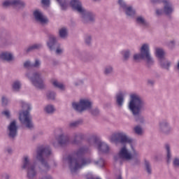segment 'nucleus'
Listing matches in <instances>:
<instances>
[{
  "mask_svg": "<svg viewBox=\"0 0 179 179\" xmlns=\"http://www.w3.org/2000/svg\"><path fill=\"white\" fill-rule=\"evenodd\" d=\"M165 149L166 151V157H167V162L170 163L171 162V150L170 148V145L166 144L165 145Z\"/></svg>",
  "mask_w": 179,
  "mask_h": 179,
  "instance_id": "72a5a7b5",
  "label": "nucleus"
},
{
  "mask_svg": "<svg viewBox=\"0 0 179 179\" xmlns=\"http://www.w3.org/2000/svg\"><path fill=\"white\" fill-rule=\"evenodd\" d=\"M72 107L78 113H82L87 110H92L93 102L87 98H82L78 102H73Z\"/></svg>",
  "mask_w": 179,
  "mask_h": 179,
  "instance_id": "1a4fd4ad",
  "label": "nucleus"
},
{
  "mask_svg": "<svg viewBox=\"0 0 179 179\" xmlns=\"http://www.w3.org/2000/svg\"><path fill=\"white\" fill-rule=\"evenodd\" d=\"M136 23H138V24H140L141 26H149V22H148V21L146 20V19H145V17H143V16L137 17L136 19Z\"/></svg>",
  "mask_w": 179,
  "mask_h": 179,
  "instance_id": "c85d7f7f",
  "label": "nucleus"
},
{
  "mask_svg": "<svg viewBox=\"0 0 179 179\" xmlns=\"http://www.w3.org/2000/svg\"><path fill=\"white\" fill-rule=\"evenodd\" d=\"M80 83H82V81H81V80L76 81V82L74 83V85H75L76 86H79V85H80Z\"/></svg>",
  "mask_w": 179,
  "mask_h": 179,
  "instance_id": "6e6d98bb",
  "label": "nucleus"
},
{
  "mask_svg": "<svg viewBox=\"0 0 179 179\" xmlns=\"http://www.w3.org/2000/svg\"><path fill=\"white\" fill-rule=\"evenodd\" d=\"M0 59L7 62H12L15 59V55L10 51H3L0 52Z\"/></svg>",
  "mask_w": 179,
  "mask_h": 179,
  "instance_id": "412c9836",
  "label": "nucleus"
},
{
  "mask_svg": "<svg viewBox=\"0 0 179 179\" xmlns=\"http://www.w3.org/2000/svg\"><path fill=\"white\" fill-rule=\"evenodd\" d=\"M133 131L136 135H138V136H142L143 135V129L142 127L139 125H136L133 128Z\"/></svg>",
  "mask_w": 179,
  "mask_h": 179,
  "instance_id": "2f4dec72",
  "label": "nucleus"
},
{
  "mask_svg": "<svg viewBox=\"0 0 179 179\" xmlns=\"http://www.w3.org/2000/svg\"><path fill=\"white\" fill-rule=\"evenodd\" d=\"M94 1H99V0H94Z\"/></svg>",
  "mask_w": 179,
  "mask_h": 179,
  "instance_id": "680f3d73",
  "label": "nucleus"
},
{
  "mask_svg": "<svg viewBox=\"0 0 179 179\" xmlns=\"http://www.w3.org/2000/svg\"><path fill=\"white\" fill-rule=\"evenodd\" d=\"M90 144L96 148L99 153H108L110 152V146L107 143L101 141V140H92Z\"/></svg>",
  "mask_w": 179,
  "mask_h": 179,
  "instance_id": "f8f14e48",
  "label": "nucleus"
},
{
  "mask_svg": "<svg viewBox=\"0 0 179 179\" xmlns=\"http://www.w3.org/2000/svg\"><path fill=\"white\" fill-rule=\"evenodd\" d=\"M177 68L179 70V61H178V64H177Z\"/></svg>",
  "mask_w": 179,
  "mask_h": 179,
  "instance_id": "13d9d810",
  "label": "nucleus"
},
{
  "mask_svg": "<svg viewBox=\"0 0 179 179\" xmlns=\"http://www.w3.org/2000/svg\"><path fill=\"white\" fill-rule=\"evenodd\" d=\"M123 12H124L125 15L128 17H134V16L136 15L135 9L131 6L126 7L124 10H123Z\"/></svg>",
  "mask_w": 179,
  "mask_h": 179,
  "instance_id": "b1692460",
  "label": "nucleus"
},
{
  "mask_svg": "<svg viewBox=\"0 0 179 179\" xmlns=\"http://www.w3.org/2000/svg\"><path fill=\"white\" fill-rule=\"evenodd\" d=\"M57 132H61V134L59 135L57 140L52 141L53 146H56L57 143H59V145H66V143L69 142V137L66 134H64L62 129H59Z\"/></svg>",
  "mask_w": 179,
  "mask_h": 179,
  "instance_id": "dca6fc26",
  "label": "nucleus"
},
{
  "mask_svg": "<svg viewBox=\"0 0 179 179\" xmlns=\"http://www.w3.org/2000/svg\"><path fill=\"white\" fill-rule=\"evenodd\" d=\"M167 45L169 48H174V46L176 45V41H170L168 42Z\"/></svg>",
  "mask_w": 179,
  "mask_h": 179,
  "instance_id": "de8ad7c7",
  "label": "nucleus"
},
{
  "mask_svg": "<svg viewBox=\"0 0 179 179\" xmlns=\"http://www.w3.org/2000/svg\"><path fill=\"white\" fill-rule=\"evenodd\" d=\"M41 48V45L38 43H36V44H34L31 46H29L28 48H27V51H31L33 50H38V48Z\"/></svg>",
  "mask_w": 179,
  "mask_h": 179,
  "instance_id": "ea45409f",
  "label": "nucleus"
},
{
  "mask_svg": "<svg viewBox=\"0 0 179 179\" xmlns=\"http://www.w3.org/2000/svg\"><path fill=\"white\" fill-rule=\"evenodd\" d=\"M82 20L84 23H88V22H94L96 19V15L94 13L84 10V13L80 14Z\"/></svg>",
  "mask_w": 179,
  "mask_h": 179,
  "instance_id": "6ab92c4d",
  "label": "nucleus"
},
{
  "mask_svg": "<svg viewBox=\"0 0 179 179\" xmlns=\"http://www.w3.org/2000/svg\"><path fill=\"white\" fill-rule=\"evenodd\" d=\"M2 115H5L6 118H10V111L9 110H5L1 112Z\"/></svg>",
  "mask_w": 179,
  "mask_h": 179,
  "instance_id": "c03bdc74",
  "label": "nucleus"
},
{
  "mask_svg": "<svg viewBox=\"0 0 179 179\" xmlns=\"http://www.w3.org/2000/svg\"><path fill=\"white\" fill-rule=\"evenodd\" d=\"M155 52L154 54L156 57V58H157L159 61H162V59H164L165 55H166V52H164V50H163V48H159V47H155Z\"/></svg>",
  "mask_w": 179,
  "mask_h": 179,
  "instance_id": "4be33fe9",
  "label": "nucleus"
},
{
  "mask_svg": "<svg viewBox=\"0 0 179 179\" xmlns=\"http://www.w3.org/2000/svg\"><path fill=\"white\" fill-rule=\"evenodd\" d=\"M121 55H122L124 59H129L131 57V50L129 49H124L120 52Z\"/></svg>",
  "mask_w": 179,
  "mask_h": 179,
  "instance_id": "7c9ffc66",
  "label": "nucleus"
},
{
  "mask_svg": "<svg viewBox=\"0 0 179 179\" xmlns=\"http://www.w3.org/2000/svg\"><path fill=\"white\" fill-rule=\"evenodd\" d=\"M93 160L90 159H75L73 157H69L67 159H64V163H68L71 173H76L79 169L85 167L92 163Z\"/></svg>",
  "mask_w": 179,
  "mask_h": 179,
  "instance_id": "39448f33",
  "label": "nucleus"
},
{
  "mask_svg": "<svg viewBox=\"0 0 179 179\" xmlns=\"http://www.w3.org/2000/svg\"><path fill=\"white\" fill-rule=\"evenodd\" d=\"M87 179H100V178H94V176H93V174L92 173H88L87 175Z\"/></svg>",
  "mask_w": 179,
  "mask_h": 179,
  "instance_id": "5fc2aeb1",
  "label": "nucleus"
},
{
  "mask_svg": "<svg viewBox=\"0 0 179 179\" xmlns=\"http://www.w3.org/2000/svg\"><path fill=\"white\" fill-rule=\"evenodd\" d=\"M6 152H7V153H10L12 152V148H8L6 150Z\"/></svg>",
  "mask_w": 179,
  "mask_h": 179,
  "instance_id": "4d7b16f0",
  "label": "nucleus"
},
{
  "mask_svg": "<svg viewBox=\"0 0 179 179\" xmlns=\"http://www.w3.org/2000/svg\"><path fill=\"white\" fill-rule=\"evenodd\" d=\"M94 164H96V166H99V167H104V159H101L99 161H94Z\"/></svg>",
  "mask_w": 179,
  "mask_h": 179,
  "instance_id": "79ce46f5",
  "label": "nucleus"
},
{
  "mask_svg": "<svg viewBox=\"0 0 179 179\" xmlns=\"http://www.w3.org/2000/svg\"><path fill=\"white\" fill-rule=\"evenodd\" d=\"M108 141L111 142V143H127L128 142H132V138H129L127 136L124 131H117L113 133L108 137Z\"/></svg>",
  "mask_w": 179,
  "mask_h": 179,
  "instance_id": "9d476101",
  "label": "nucleus"
},
{
  "mask_svg": "<svg viewBox=\"0 0 179 179\" xmlns=\"http://www.w3.org/2000/svg\"><path fill=\"white\" fill-rule=\"evenodd\" d=\"M126 143H129L131 151L127 147H122L120 148L117 155L114 157L115 160H124L125 162H131L133 160L134 163H139L141 162V154L135 148L136 145L135 141L131 139V142Z\"/></svg>",
  "mask_w": 179,
  "mask_h": 179,
  "instance_id": "f03ea898",
  "label": "nucleus"
},
{
  "mask_svg": "<svg viewBox=\"0 0 179 179\" xmlns=\"http://www.w3.org/2000/svg\"><path fill=\"white\" fill-rule=\"evenodd\" d=\"M114 73V66L111 64L106 65L103 69V75L105 76H110Z\"/></svg>",
  "mask_w": 179,
  "mask_h": 179,
  "instance_id": "a878e982",
  "label": "nucleus"
},
{
  "mask_svg": "<svg viewBox=\"0 0 179 179\" xmlns=\"http://www.w3.org/2000/svg\"><path fill=\"white\" fill-rule=\"evenodd\" d=\"M158 131L160 134H170L171 132V126H170V122L166 119H164L159 122Z\"/></svg>",
  "mask_w": 179,
  "mask_h": 179,
  "instance_id": "4468645a",
  "label": "nucleus"
},
{
  "mask_svg": "<svg viewBox=\"0 0 179 179\" xmlns=\"http://www.w3.org/2000/svg\"><path fill=\"white\" fill-rule=\"evenodd\" d=\"M59 36L61 38H66L68 37V29L63 27L59 30Z\"/></svg>",
  "mask_w": 179,
  "mask_h": 179,
  "instance_id": "473e14b6",
  "label": "nucleus"
},
{
  "mask_svg": "<svg viewBox=\"0 0 179 179\" xmlns=\"http://www.w3.org/2000/svg\"><path fill=\"white\" fill-rule=\"evenodd\" d=\"M139 51L145 56V62L148 65H153V64H155V59L152 57V54L150 53V43H143L140 47Z\"/></svg>",
  "mask_w": 179,
  "mask_h": 179,
  "instance_id": "9b49d317",
  "label": "nucleus"
},
{
  "mask_svg": "<svg viewBox=\"0 0 179 179\" xmlns=\"http://www.w3.org/2000/svg\"><path fill=\"white\" fill-rule=\"evenodd\" d=\"M80 124H82V121H80V120L71 122L69 124V127L70 128H76V127H79V125H80Z\"/></svg>",
  "mask_w": 179,
  "mask_h": 179,
  "instance_id": "4c0bfd02",
  "label": "nucleus"
},
{
  "mask_svg": "<svg viewBox=\"0 0 179 179\" xmlns=\"http://www.w3.org/2000/svg\"><path fill=\"white\" fill-rule=\"evenodd\" d=\"M21 107H22L24 110H27L25 111L20 112L19 120L21 124H26L27 128L31 129L34 127L33 122H31V117L30 116V113L29 111L31 110V104L24 101H20Z\"/></svg>",
  "mask_w": 179,
  "mask_h": 179,
  "instance_id": "20e7f679",
  "label": "nucleus"
},
{
  "mask_svg": "<svg viewBox=\"0 0 179 179\" xmlns=\"http://www.w3.org/2000/svg\"><path fill=\"white\" fill-rule=\"evenodd\" d=\"M117 179H122V178H121V176H120V175L117 177Z\"/></svg>",
  "mask_w": 179,
  "mask_h": 179,
  "instance_id": "bf43d9fd",
  "label": "nucleus"
},
{
  "mask_svg": "<svg viewBox=\"0 0 179 179\" xmlns=\"http://www.w3.org/2000/svg\"><path fill=\"white\" fill-rule=\"evenodd\" d=\"M57 94L55 92L49 91L46 94L47 99L49 100H55Z\"/></svg>",
  "mask_w": 179,
  "mask_h": 179,
  "instance_id": "e433bc0d",
  "label": "nucleus"
},
{
  "mask_svg": "<svg viewBox=\"0 0 179 179\" xmlns=\"http://www.w3.org/2000/svg\"><path fill=\"white\" fill-rule=\"evenodd\" d=\"M146 108V103L145 101L142 99L141 95L138 93L133 92L129 94V99L127 103V110L131 113L134 115V120L137 124H141V125L145 124L146 122L145 117L139 115L142 111Z\"/></svg>",
  "mask_w": 179,
  "mask_h": 179,
  "instance_id": "f257e3e1",
  "label": "nucleus"
},
{
  "mask_svg": "<svg viewBox=\"0 0 179 179\" xmlns=\"http://www.w3.org/2000/svg\"><path fill=\"white\" fill-rule=\"evenodd\" d=\"M117 3L120 6V10L124 11L125 8L128 6L124 0H118Z\"/></svg>",
  "mask_w": 179,
  "mask_h": 179,
  "instance_id": "c9c22d12",
  "label": "nucleus"
},
{
  "mask_svg": "<svg viewBox=\"0 0 179 179\" xmlns=\"http://www.w3.org/2000/svg\"><path fill=\"white\" fill-rule=\"evenodd\" d=\"M1 101H2V104L3 106H8V104H9L10 100H9V98L5 96H3L1 97Z\"/></svg>",
  "mask_w": 179,
  "mask_h": 179,
  "instance_id": "a19ab883",
  "label": "nucleus"
},
{
  "mask_svg": "<svg viewBox=\"0 0 179 179\" xmlns=\"http://www.w3.org/2000/svg\"><path fill=\"white\" fill-rule=\"evenodd\" d=\"M22 87V83L19 80H15L12 84V89L14 92H19Z\"/></svg>",
  "mask_w": 179,
  "mask_h": 179,
  "instance_id": "c756f323",
  "label": "nucleus"
},
{
  "mask_svg": "<svg viewBox=\"0 0 179 179\" xmlns=\"http://www.w3.org/2000/svg\"><path fill=\"white\" fill-rule=\"evenodd\" d=\"M173 164L175 167H179V157H176L173 158Z\"/></svg>",
  "mask_w": 179,
  "mask_h": 179,
  "instance_id": "a18cd8bd",
  "label": "nucleus"
},
{
  "mask_svg": "<svg viewBox=\"0 0 179 179\" xmlns=\"http://www.w3.org/2000/svg\"><path fill=\"white\" fill-rule=\"evenodd\" d=\"M22 169L27 170V177L29 179L34 178L37 176V169H36V162L31 164L30 157L24 156L23 158Z\"/></svg>",
  "mask_w": 179,
  "mask_h": 179,
  "instance_id": "6e6552de",
  "label": "nucleus"
},
{
  "mask_svg": "<svg viewBox=\"0 0 179 179\" xmlns=\"http://www.w3.org/2000/svg\"><path fill=\"white\" fill-rule=\"evenodd\" d=\"M57 38L54 35H50L49 36V39L47 41V45L50 50H54L55 48V46L57 45Z\"/></svg>",
  "mask_w": 179,
  "mask_h": 179,
  "instance_id": "5701e85b",
  "label": "nucleus"
},
{
  "mask_svg": "<svg viewBox=\"0 0 179 179\" xmlns=\"http://www.w3.org/2000/svg\"><path fill=\"white\" fill-rule=\"evenodd\" d=\"M62 52H64V49L61 47H59L56 49V54L60 55L62 54Z\"/></svg>",
  "mask_w": 179,
  "mask_h": 179,
  "instance_id": "603ef678",
  "label": "nucleus"
},
{
  "mask_svg": "<svg viewBox=\"0 0 179 179\" xmlns=\"http://www.w3.org/2000/svg\"><path fill=\"white\" fill-rule=\"evenodd\" d=\"M87 152L86 147H82L77 151V156H83Z\"/></svg>",
  "mask_w": 179,
  "mask_h": 179,
  "instance_id": "58836bf2",
  "label": "nucleus"
},
{
  "mask_svg": "<svg viewBox=\"0 0 179 179\" xmlns=\"http://www.w3.org/2000/svg\"><path fill=\"white\" fill-rule=\"evenodd\" d=\"M41 3L43 6H48L50 5V0H41Z\"/></svg>",
  "mask_w": 179,
  "mask_h": 179,
  "instance_id": "3c124183",
  "label": "nucleus"
},
{
  "mask_svg": "<svg viewBox=\"0 0 179 179\" xmlns=\"http://www.w3.org/2000/svg\"><path fill=\"white\" fill-rule=\"evenodd\" d=\"M33 16L36 22L41 24H47L48 23V18L43 13L40 9H35L33 11Z\"/></svg>",
  "mask_w": 179,
  "mask_h": 179,
  "instance_id": "2eb2a0df",
  "label": "nucleus"
},
{
  "mask_svg": "<svg viewBox=\"0 0 179 179\" xmlns=\"http://www.w3.org/2000/svg\"><path fill=\"white\" fill-rule=\"evenodd\" d=\"M43 111L46 114H54L55 113V106L52 104H48L43 108Z\"/></svg>",
  "mask_w": 179,
  "mask_h": 179,
  "instance_id": "cd10ccee",
  "label": "nucleus"
},
{
  "mask_svg": "<svg viewBox=\"0 0 179 179\" xmlns=\"http://www.w3.org/2000/svg\"><path fill=\"white\" fill-rule=\"evenodd\" d=\"M162 3L164 5V9L157 8L156 10L157 15H163V13H165V15H171L174 12V8L171 5L170 0H162Z\"/></svg>",
  "mask_w": 179,
  "mask_h": 179,
  "instance_id": "ddd939ff",
  "label": "nucleus"
},
{
  "mask_svg": "<svg viewBox=\"0 0 179 179\" xmlns=\"http://www.w3.org/2000/svg\"><path fill=\"white\" fill-rule=\"evenodd\" d=\"M44 155H51V150L48 147L40 146L33 155L34 162H40L42 171H48L50 166L44 159Z\"/></svg>",
  "mask_w": 179,
  "mask_h": 179,
  "instance_id": "7ed1b4c3",
  "label": "nucleus"
},
{
  "mask_svg": "<svg viewBox=\"0 0 179 179\" xmlns=\"http://www.w3.org/2000/svg\"><path fill=\"white\" fill-rule=\"evenodd\" d=\"M145 166L148 174H150V173H152V169L150 168V164H149V162H145Z\"/></svg>",
  "mask_w": 179,
  "mask_h": 179,
  "instance_id": "37998d69",
  "label": "nucleus"
},
{
  "mask_svg": "<svg viewBox=\"0 0 179 179\" xmlns=\"http://www.w3.org/2000/svg\"><path fill=\"white\" fill-rule=\"evenodd\" d=\"M7 132L10 138H15L17 135V124L15 120L10 122L8 126Z\"/></svg>",
  "mask_w": 179,
  "mask_h": 179,
  "instance_id": "aec40b11",
  "label": "nucleus"
},
{
  "mask_svg": "<svg viewBox=\"0 0 179 179\" xmlns=\"http://www.w3.org/2000/svg\"><path fill=\"white\" fill-rule=\"evenodd\" d=\"M79 134H76V136H78Z\"/></svg>",
  "mask_w": 179,
  "mask_h": 179,
  "instance_id": "052dcab7",
  "label": "nucleus"
},
{
  "mask_svg": "<svg viewBox=\"0 0 179 179\" xmlns=\"http://www.w3.org/2000/svg\"><path fill=\"white\" fill-rule=\"evenodd\" d=\"M92 42V36L90 35H87L85 36V43L87 44H90V43Z\"/></svg>",
  "mask_w": 179,
  "mask_h": 179,
  "instance_id": "09e8293b",
  "label": "nucleus"
},
{
  "mask_svg": "<svg viewBox=\"0 0 179 179\" xmlns=\"http://www.w3.org/2000/svg\"><path fill=\"white\" fill-rule=\"evenodd\" d=\"M50 82L52 85L55 86V87H57V89H59V90H62V92L65 90L66 87L62 83L58 81V80L53 78L50 80Z\"/></svg>",
  "mask_w": 179,
  "mask_h": 179,
  "instance_id": "393cba45",
  "label": "nucleus"
},
{
  "mask_svg": "<svg viewBox=\"0 0 179 179\" xmlns=\"http://www.w3.org/2000/svg\"><path fill=\"white\" fill-rule=\"evenodd\" d=\"M24 66L25 68H30L31 66H33V64H31V62H30V61H26L24 63Z\"/></svg>",
  "mask_w": 179,
  "mask_h": 179,
  "instance_id": "8fccbe9b",
  "label": "nucleus"
},
{
  "mask_svg": "<svg viewBox=\"0 0 179 179\" xmlns=\"http://www.w3.org/2000/svg\"><path fill=\"white\" fill-rule=\"evenodd\" d=\"M91 113L93 115H97V114L99 113V110L97 108H94L91 110Z\"/></svg>",
  "mask_w": 179,
  "mask_h": 179,
  "instance_id": "864d4df0",
  "label": "nucleus"
},
{
  "mask_svg": "<svg viewBox=\"0 0 179 179\" xmlns=\"http://www.w3.org/2000/svg\"><path fill=\"white\" fill-rule=\"evenodd\" d=\"M133 58L134 61H141V59H144V61H146V58L142 53L134 54Z\"/></svg>",
  "mask_w": 179,
  "mask_h": 179,
  "instance_id": "f704fd0d",
  "label": "nucleus"
},
{
  "mask_svg": "<svg viewBox=\"0 0 179 179\" xmlns=\"http://www.w3.org/2000/svg\"><path fill=\"white\" fill-rule=\"evenodd\" d=\"M3 6H15L16 8H24L25 3L22 0H6L3 3Z\"/></svg>",
  "mask_w": 179,
  "mask_h": 179,
  "instance_id": "a211bd4d",
  "label": "nucleus"
},
{
  "mask_svg": "<svg viewBox=\"0 0 179 179\" xmlns=\"http://www.w3.org/2000/svg\"><path fill=\"white\" fill-rule=\"evenodd\" d=\"M27 78L30 80L33 86L36 87L37 89H44L45 87V85L44 82L45 79L43 74L40 72H28L26 73Z\"/></svg>",
  "mask_w": 179,
  "mask_h": 179,
  "instance_id": "423d86ee",
  "label": "nucleus"
},
{
  "mask_svg": "<svg viewBox=\"0 0 179 179\" xmlns=\"http://www.w3.org/2000/svg\"><path fill=\"white\" fill-rule=\"evenodd\" d=\"M128 96V91L127 90H122L118 91L115 94V100L119 107H122L125 101V97Z\"/></svg>",
  "mask_w": 179,
  "mask_h": 179,
  "instance_id": "f3484780",
  "label": "nucleus"
},
{
  "mask_svg": "<svg viewBox=\"0 0 179 179\" xmlns=\"http://www.w3.org/2000/svg\"><path fill=\"white\" fill-rule=\"evenodd\" d=\"M159 65L161 68H163L164 69H169L171 65V62H170L169 59L164 58L160 60Z\"/></svg>",
  "mask_w": 179,
  "mask_h": 179,
  "instance_id": "bb28decb",
  "label": "nucleus"
},
{
  "mask_svg": "<svg viewBox=\"0 0 179 179\" xmlns=\"http://www.w3.org/2000/svg\"><path fill=\"white\" fill-rule=\"evenodd\" d=\"M40 65H41V61H40V59H36L35 60L34 64H32V66H34V68H38V66H40Z\"/></svg>",
  "mask_w": 179,
  "mask_h": 179,
  "instance_id": "49530a36",
  "label": "nucleus"
},
{
  "mask_svg": "<svg viewBox=\"0 0 179 179\" xmlns=\"http://www.w3.org/2000/svg\"><path fill=\"white\" fill-rule=\"evenodd\" d=\"M57 2H59L61 8L64 10V9H66L68 6H71L73 10H76V12H78L80 15L81 13H85V8L83 6H82V3L79 0H71L70 1H68V0H57Z\"/></svg>",
  "mask_w": 179,
  "mask_h": 179,
  "instance_id": "0eeeda50",
  "label": "nucleus"
}]
</instances>
